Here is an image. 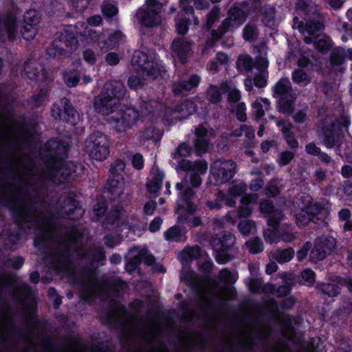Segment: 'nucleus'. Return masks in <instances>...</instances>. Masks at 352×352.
Masks as SVG:
<instances>
[{
	"label": "nucleus",
	"mask_w": 352,
	"mask_h": 352,
	"mask_svg": "<svg viewBox=\"0 0 352 352\" xmlns=\"http://www.w3.org/2000/svg\"><path fill=\"white\" fill-rule=\"evenodd\" d=\"M126 94L125 85L120 80L107 82L101 93L94 98V106L96 111L103 114L111 113L110 117L114 129L118 132H124L131 129L137 122L139 112L129 107L118 109V104Z\"/></svg>",
	"instance_id": "nucleus-1"
},
{
	"label": "nucleus",
	"mask_w": 352,
	"mask_h": 352,
	"mask_svg": "<svg viewBox=\"0 0 352 352\" xmlns=\"http://www.w3.org/2000/svg\"><path fill=\"white\" fill-rule=\"evenodd\" d=\"M35 236L33 239V245L38 249L43 255L42 260L57 272H63L66 265L72 263V256L69 249L67 248H57L54 252H50V244L57 239V237L48 234L46 229L47 219L41 215L34 219Z\"/></svg>",
	"instance_id": "nucleus-2"
},
{
	"label": "nucleus",
	"mask_w": 352,
	"mask_h": 352,
	"mask_svg": "<svg viewBox=\"0 0 352 352\" xmlns=\"http://www.w3.org/2000/svg\"><path fill=\"white\" fill-rule=\"evenodd\" d=\"M331 205L328 201L314 202L311 198L301 201L298 209L294 211L296 223L298 226H307L310 222L321 224L329 217Z\"/></svg>",
	"instance_id": "nucleus-3"
},
{
	"label": "nucleus",
	"mask_w": 352,
	"mask_h": 352,
	"mask_svg": "<svg viewBox=\"0 0 352 352\" xmlns=\"http://www.w3.org/2000/svg\"><path fill=\"white\" fill-rule=\"evenodd\" d=\"M67 151L63 143L50 139L45 144V150L41 154V160L50 171L58 170L67 167Z\"/></svg>",
	"instance_id": "nucleus-4"
},
{
	"label": "nucleus",
	"mask_w": 352,
	"mask_h": 352,
	"mask_svg": "<svg viewBox=\"0 0 352 352\" xmlns=\"http://www.w3.org/2000/svg\"><path fill=\"white\" fill-rule=\"evenodd\" d=\"M236 238L230 232H219L212 236L210 243L217 263L223 265L234 258L230 251L234 248Z\"/></svg>",
	"instance_id": "nucleus-5"
},
{
	"label": "nucleus",
	"mask_w": 352,
	"mask_h": 352,
	"mask_svg": "<svg viewBox=\"0 0 352 352\" xmlns=\"http://www.w3.org/2000/svg\"><path fill=\"white\" fill-rule=\"evenodd\" d=\"M350 124V118L342 115L331 124L324 125L322 129V133L326 147L338 150L344 137L343 130L347 131Z\"/></svg>",
	"instance_id": "nucleus-6"
},
{
	"label": "nucleus",
	"mask_w": 352,
	"mask_h": 352,
	"mask_svg": "<svg viewBox=\"0 0 352 352\" xmlns=\"http://www.w3.org/2000/svg\"><path fill=\"white\" fill-rule=\"evenodd\" d=\"M131 65L134 69L143 77L155 80L159 77L164 78V72L157 61L142 51L136 50L131 58Z\"/></svg>",
	"instance_id": "nucleus-7"
},
{
	"label": "nucleus",
	"mask_w": 352,
	"mask_h": 352,
	"mask_svg": "<svg viewBox=\"0 0 352 352\" xmlns=\"http://www.w3.org/2000/svg\"><path fill=\"white\" fill-rule=\"evenodd\" d=\"M85 150L89 156L97 161H103L110 153V141L104 133L96 131L85 142Z\"/></svg>",
	"instance_id": "nucleus-8"
},
{
	"label": "nucleus",
	"mask_w": 352,
	"mask_h": 352,
	"mask_svg": "<svg viewBox=\"0 0 352 352\" xmlns=\"http://www.w3.org/2000/svg\"><path fill=\"white\" fill-rule=\"evenodd\" d=\"M41 116L37 112L28 116L23 113V148L35 146L42 134Z\"/></svg>",
	"instance_id": "nucleus-9"
},
{
	"label": "nucleus",
	"mask_w": 352,
	"mask_h": 352,
	"mask_svg": "<svg viewBox=\"0 0 352 352\" xmlns=\"http://www.w3.org/2000/svg\"><path fill=\"white\" fill-rule=\"evenodd\" d=\"M247 18L248 14L243 9L239 6H232L228 12L227 17L218 26L217 31H214V36L220 38L221 35L234 32V24L239 26L245 22Z\"/></svg>",
	"instance_id": "nucleus-10"
},
{
	"label": "nucleus",
	"mask_w": 352,
	"mask_h": 352,
	"mask_svg": "<svg viewBox=\"0 0 352 352\" xmlns=\"http://www.w3.org/2000/svg\"><path fill=\"white\" fill-rule=\"evenodd\" d=\"M29 323L33 329L34 337L41 340V347L43 352H63L60 344H52L50 336L39 330L47 325L46 320L39 319L37 315L34 314L30 318Z\"/></svg>",
	"instance_id": "nucleus-11"
},
{
	"label": "nucleus",
	"mask_w": 352,
	"mask_h": 352,
	"mask_svg": "<svg viewBox=\"0 0 352 352\" xmlns=\"http://www.w3.org/2000/svg\"><path fill=\"white\" fill-rule=\"evenodd\" d=\"M236 163L228 160L211 166L210 173L217 184L231 180L236 173Z\"/></svg>",
	"instance_id": "nucleus-12"
},
{
	"label": "nucleus",
	"mask_w": 352,
	"mask_h": 352,
	"mask_svg": "<svg viewBox=\"0 0 352 352\" xmlns=\"http://www.w3.org/2000/svg\"><path fill=\"white\" fill-rule=\"evenodd\" d=\"M160 10L155 9H139L137 12L136 16L138 23L140 25V34L146 35L145 29L152 28L157 26L160 20L158 19Z\"/></svg>",
	"instance_id": "nucleus-13"
},
{
	"label": "nucleus",
	"mask_w": 352,
	"mask_h": 352,
	"mask_svg": "<svg viewBox=\"0 0 352 352\" xmlns=\"http://www.w3.org/2000/svg\"><path fill=\"white\" fill-rule=\"evenodd\" d=\"M41 20V15L34 9L28 10L23 14V40L34 38L36 32V26Z\"/></svg>",
	"instance_id": "nucleus-14"
},
{
	"label": "nucleus",
	"mask_w": 352,
	"mask_h": 352,
	"mask_svg": "<svg viewBox=\"0 0 352 352\" xmlns=\"http://www.w3.org/2000/svg\"><path fill=\"white\" fill-rule=\"evenodd\" d=\"M259 210L266 219L268 226H277L278 221H281L283 216V212L276 208L274 202L270 199H265L261 201Z\"/></svg>",
	"instance_id": "nucleus-15"
},
{
	"label": "nucleus",
	"mask_w": 352,
	"mask_h": 352,
	"mask_svg": "<svg viewBox=\"0 0 352 352\" xmlns=\"http://www.w3.org/2000/svg\"><path fill=\"white\" fill-rule=\"evenodd\" d=\"M104 188L105 192L110 195L109 197L110 200L116 201L119 199L124 188V181L122 175L116 174V176H109Z\"/></svg>",
	"instance_id": "nucleus-16"
},
{
	"label": "nucleus",
	"mask_w": 352,
	"mask_h": 352,
	"mask_svg": "<svg viewBox=\"0 0 352 352\" xmlns=\"http://www.w3.org/2000/svg\"><path fill=\"white\" fill-rule=\"evenodd\" d=\"M171 49L182 65L187 63L188 54L191 50L190 41L183 37L175 38L171 44Z\"/></svg>",
	"instance_id": "nucleus-17"
},
{
	"label": "nucleus",
	"mask_w": 352,
	"mask_h": 352,
	"mask_svg": "<svg viewBox=\"0 0 352 352\" xmlns=\"http://www.w3.org/2000/svg\"><path fill=\"white\" fill-rule=\"evenodd\" d=\"M137 94L139 96V107L145 115H149L154 111V99L153 91L151 89H146L144 88L140 89Z\"/></svg>",
	"instance_id": "nucleus-18"
},
{
	"label": "nucleus",
	"mask_w": 352,
	"mask_h": 352,
	"mask_svg": "<svg viewBox=\"0 0 352 352\" xmlns=\"http://www.w3.org/2000/svg\"><path fill=\"white\" fill-rule=\"evenodd\" d=\"M201 82L197 74L190 75L188 80H183L173 85V92L175 96L181 95L184 91H190L197 88Z\"/></svg>",
	"instance_id": "nucleus-19"
},
{
	"label": "nucleus",
	"mask_w": 352,
	"mask_h": 352,
	"mask_svg": "<svg viewBox=\"0 0 352 352\" xmlns=\"http://www.w3.org/2000/svg\"><path fill=\"white\" fill-rule=\"evenodd\" d=\"M55 118L74 126L76 124L78 120V113L71 102L67 100L64 103L63 109H58L57 116Z\"/></svg>",
	"instance_id": "nucleus-20"
},
{
	"label": "nucleus",
	"mask_w": 352,
	"mask_h": 352,
	"mask_svg": "<svg viewBox=\"0 0 352 352\" xmlns=\"http://www.w3.org/2000/svg\"><path fill=\"white\" fill-rule=\"evenodd\" d=\"M64 204L65 212L69 219L78 220L82 217L84 211L80 201L76 198L69 197L64 200Z\"/></svg>",
	"instance_id": "nucleus-21"
},
{
	"label": "nucleus",
	"mask_w": 352,
	"mask_h": 352,
	"mask_svg": "<svg viewBox=\"0 0 352 352\" xmlns=\"http://www.w3.org/2000/svg\"><path fill=\"white\" fill-rule=\"evenodd\" d=\"M306 23L303 21H299L298 29L300 32H306L309 36H317L324 29V25L322 21L316 19H309L307 18Z\"/></svg>",
	"instance_id": "nucleus-22"
},
{
	"label": "nucleus",
	"mask_w": 352,
	"mask_h": 352,
	"mask_svg": "<svg viewBox=\"0 0 352 352\" xmlns=\"http://www.w3.org/2000/svg\"><path fill=\"white\" fill-rule=\"evenodd\" d=\"M123 34L120 30H115L110 33L107 38L99 39L98 45L102 51L111 50L118 47L120 41L123 37Z\"/></svg>",
	"instance_id": "nucleus-23"
},
{
	"label": "nucleus",
	"mask_w": 352,
	"mask_h": 352,
	"mask_svg": "<svg viewBox=\"0 0 352 352\" xmlns=\"http://www.w3.org/2000/svg\"><path fill=\"white\" fill-rule=\"evenodd\" d=\"M292 85L289 78L287 77L281 78L274 87L273 94L274 96L278 98L287 96L288 95L290 96L295 95L294 94H292Z\"/></svg>",
	"instance_id": "nucleus-24"
},
{
	"label": "nucleus",
	"mask_w": 352,
	"mask_h": 352,
	"mask_svg": "<svg viewBox=\"0 0 352 352\" xmlns=\"http://www.w3.org/2000/svg\"><path fill=\"white\" fill-rule=\"evenodd\" d=\"M46 71L43 67L38 69L37 67L30 66L26 61H23V78L25 76L32 81H41L45 79Z\"/></svg>",
	"instance_id": "nucleus-25"
},
{
	"label": "nucleus",
	"mask_w": 352,
	"mask_h": 352,
	"mask_svg": "<svg viewBox=\"0 0 352 352\" xmlns=\"http://www.w3.org/2000/svg\"><path fill=\"white\" fill-rule=\"evenodd\" d=\"M316 289L328 297H336L341 293V287L336 283L318 282Z\"/></svg>",
	"instance_id": "nucleus-26"
},
{
	"label": "nucleus",
	"mask_w": 352,
	"mask_h": 352,
	"mask_svg": "<svg viewBox=\"0 0 352 352\" xmlns=\"http://www.w3.org/2000/svg\"><path fill=\"white\" fill-rule=\"evenodd\" d=\"M123 208L121 206H113L103 220V226H118L121 221V214Z\"/></svg>",
	"instance_id": "nucleus-27"
},
{
	"label": "nucleus",
	"mask_w": 352,
	"mask_h": 352,
	"mask_svg": "<svg viewBox=\"0 0 352 352\" xmlns=\"http://www.w3.org/2000/svg\"><path fill=\"white\" fill-rule=\"evenodd\" d=\"M291 97L292 99H288L287 96L279 98L277 102V109L280 113L291 115L294 112V102L296 98L294 95H292Z\"/></svg>",
	"instance_id": "nucleus-28"
},
{
	"label": "nucleus",
	"mask_w": 352,
	"mask_h": 352,
	"mask_svg": "<svg viewBox=\"0 0 352 352\" xmlns=\"http://www.w3.org/2000/svg\"><path fill=\"white\" fill-rule=\"evenodd\" d=\"M48 96L49 89L47 88H41L27 100L28 104L32 107L38 108L43 105Z\"/></svg>",
	"instance_id": "nucleus-29"
},
{
	"label": "nucleus",
	"mask_w": 352,
	"mask_h": 352,
	"mask_svg": "<svg viewBox=\"0 0 352 352\" xmlns=\"http://www.w3.org/2000/svg\"><path fill=\"white\" fill-rule=\"evenodd\" d=\"M59 41L64 43L65 47L70 48L72 50L77 49L78 41L74 33L69 30H65L59 36Z\"/></svg>",
	"instance_id": "nucleus-30"
},
{
	"label": "nucleus",
	"mask_w": 352,
	"mask_h": 352,
	"mask_svg": "<svg viewBox=\"0 0 352 352\" xmlns=\"http://www.w3.org/2000/svg\"><path fill=\"white\" fill-rule=\"evenodd\" d=\"M292 81L301 87L308 85L311 79L308 74L302 68L295 69L292 73Z\"/></svg>",
	"instance_id": "nucleus-31"
},
{
	"label": "nucleus",
	"mask_w": 352,
	"mask_h": 352,
	"mask_svg": "<svg viewBox=\"0 0 352 352\" xmlns=\"http://www.w3.org/2000/svg\"><path fill=\"white\" fill-rule=\"evenodd\" d=\"M196 107L190 100H185L175 107V111L181 114V117L186 118L195 112Z\"/></svg>",
	"instance_id": "nucleus-32"
},
{
	"label": "nucleus",
	"mask_w": 352,
	"mask_h": 352,
	"mask_svg": "<svg viewBox=\"0 0 352 352\" xmlns=\"http://www.w3.org/2000/svg\"><path fill=\"white\" fill-rule=\"evenodd\" d=\"M221 9L219 6H213L211 10L206 14V21L205 23V29L208 32H211L214 23L219 21L220 18Z\"/></svg>",
	"instance_id": "nucleus-33"
},
{
	"label": "nucleus",
	"mask_w": 352,
	"mask_h": 352,
	"mask_svg": "<svg viewBox=\"0 0 352 352\" xmlns=\"http://www.w3.org/2000/svg\"><path fill=\"white\" fill-rule=\"evenodd\" d=\"M315 241L318 243V246L321 247V249H323V250L327 252L329 254L331 253L336 245V239L331 236L322 235L317 237Z\"/></svg>",
	"instance_id": "nucleus-34"
},
{
	"label": "nucleus",
	"mask_w": 352,
	"mask_h": 352,
	"mask_svg": "<svg viewBox=\"0 0 352 352\" xmlns=\"http://www.w3.org/2000/svg\"><path fill=\"white\" fill-rule=\"evenodd\" d=\"M193 152V148L190 146L188 142H183L178 145L172 153L173 158L177 160L179 158H184L190 157Z\"/></svg>",
	"instance_id": "nucleus-35"
},
{
	"label": "nucleus",
	"mask_w": 352,
	"mask_h": 352,
	"mask_svg": "<svg viewBox=\"0 0 352 352\" xmlns=\"http://www.w3.org/2000/svg\"><path fill=\"white\" fill-rule=\"evenodd\" d=\"M245 245L249 252L252 254H257L264 250L263 243L258 236L252 238L246 241Z\"/></svg>",
	"instance_id": "nucleus-36"
},
{
	"label": "nucleus",
	"mask_w": 352,
	"mask_h": 352,
	"mask_svg": "<svg viewBox=\"0 0 352 352\" xmlns=\"http://www.w3.org/2000/svg\"><path fill=\"white\" fill-rule=\"evenodd\" d=\"M202 256V248L199 245H194L182 251V258L186 261L197 260Z\"/></svg>",
	"instance_id": "nucleus-37"
},
{
	"label": "nucleus",
	"mask_w": 352,
	"mask_h": 352,
	"mask_svg": "<svg viewBox=\"0 0 352 352\" xmlns=\"http://www.w3.org/2000/svg\"><path fill=\"white\" fill-rule=\"evenodd\" d=\"M309 261L312 263H317L318 261H322L329 255L327 252L321 249L316 242H314L313 248L309 250Z\"/></svg>",
	"instance_id": "nucleus-38"
},
{
	"label": "nucleus",
	"mask_w": 352,
	"mask_h": 352,
	"mask_svg": "<svg viewBox=\"0 0 352 352\" xmlns=\"http://www.w3.org/2000/svg\"><path fill=\"white\" fill-rule=\"evenodd\" d=\"M312 8L307 0H296L295 2V10L298 14L304 15V20L310 18V12Z\"/></svg>",
	"instance_id": "nucleus-39"
},
{
	"label": "nucleus",
	"mask_w": 352,
	"mask_h": 352,
	"mask_svg": "<svg viewBox=\"0 0 352 352\" xmlns=\"http://www.w3.org/2000/svg\"><path fill=\"white\" fill-rule=\"evenodd\" d=\"M329 63L334 69H338L345 63V58L342 51L333 50L329 56Z\"/></svg>",
	"instance_id": "nucleus-40"
},
{
	"label": "nucleus",
	"mask_w": 352,
	"mask_h": 352,
	"mask_svg": "<svg viewBox=\"0 0 352 352\" xmlns=\"http://www.w3.org/2000/svg\"><path fill=\"white\" fill-rule=\"evenodd\" d=\"M63 80L67 87H74L80 81V75L76 70L71 69L63 73Z\"/></svg>",
	"instance_id": "nucleus-41"
},
{
	"label": "nucleus",
	"mask_w": 352,
	"mask_h": 352,
	"mask_svg": "<svg viewBox=\"0 0 352 352\" xmlns=\"http://www.w3.org/2000/svg\"><path fill=\"white\" fill-rule=\"evenodd\" d=\"M282 135L285 140L288 147L296 151V150L299 147V143L298 140L296 138L295 134L292 129H284Z\"/></svg>",
	"instance_id": "nucleus-42"
},
{
	"label": "nucleus",
	"mask_w": 352,
	"mask_h": 352,
	"mask_svg": "<svg viewBox=\"0 0 352 352\" xmlns=\"http://www.w3.org/2000/svg\"><path fill=\"white\" fill-rule=\"evenodd\" d=\"M280 221H278L277 226H268L270 228L263 231V236L267 242L270 243H275L278 239V228L280 227Z\"/></svg>",
	"instance_id": "nucleus-43"
},
{
	"label": "nucleus",
	"mask_w": 352,
	"mask_h": 352,
	"mask_svg": "<svg viewBox=\"0 0 352 352\" xmlns=\"http://www.w3.org/2000/svg\"><path fill=\"white\" fill-rule=\"evenodd\" d=\"M103 16L107 19H112L118 12V7L109 1H104L101 6Z\"/></svg>",
	"instance_id": "nucleus-44"
},
{
	"label": "nucleus",
	"mask_w": 352,
	"mask_h": 352,
	"mask_svg": "<svg viewBox=\"0 0 352 352\" xmlns=\"http://www.w3.org/2000/svg\"><path fill=\"white\" fill-rule=\"evenodd\" d=\"M164 236L168 241H179L182 237V230L177 226H173L164 232Z\"/></svg>",
	"instance_id": "nucleus-45"
},
{
	"label": "nucleus",
	"mask_w": 352,
	"mask_h": 352,
	"mask_svg": "<svg viewBox=\"0 0 352 352\" xmlns=\"http://www.w3.org/2000/svg\"><path fill=\"white\" fill-rule=\"evenodd\" d=\"M141 263V258L139 255V252H138L136 255L126 260L124 270L127 273L131 274L138 270Z\"/></svg>",
	"instance_id": "nucleus-46"
},
{
	"label": "nucleus",
	"mask_w": 352,
	"mask_h": 352,
	"mask_svg": "<svg viewBox=\"0 0 352 352\" xmlns=\"http://www.w3.org/2000/svg\"><path fill=\"white\" fill-rule=\"evenodd\" d=\"M190 25V19L186 17H182L176 20L175 30L176 32L181 36L186 35Z\"/></svg>",
	"instance_id": "nucleus-47"
},
{
	"label": "nucleus",
	"mask_w": 352,
	"mask_h": 352,
	"mask_svg": "<svg viewBox=\"0 0 352 352\" xmlns=\"http://www.w3.org/2000/svg\"><path fill=\"white\" fill-rule=\"evenodd\" d=\"M209 146V140L208 139H195L193 140V151H195L197 156L206 153Z\"/></svg>",
	"instance_id": "nucleus-48"
},
{
	"label": "nucleus",
	"mask_w": 352,
	"mask_h": 352,
	"mask_svg": "<svg viewBox=\"0 0 352 352\" xmlns=\"http://www.w3.org/2000/svg\"><path fill=\"white\" fill-rule=\"evenodd\" d=\"M208 100L211 104H217L222 100V93L216 85H211L210 89L206 91Z\"/></svg>",
	"instance_id": "nucleus-49"
},
{
	"label": "nucleus",
	"mask_w": 352,
	"mask_h": 352,
	"mask_svg": "<svg viewBox=\"0 0 352 352\" xmlns=\"http://www.w3.org/2000/svg\"><path fill=\"white\" fill-rule=\"evenodd\" d=\"M294 256V250L293 248H289L283 249L278 252L275 258L278 263L283 264L290 261Z\"/></svg>",
	"instance_id": "nucleus-50"
},
{
	"label": "nucleus",
	"mask_w": 352,
	"mask_h": 352,
	"mask_svg": "<svg viewBox=\"0 0 352 352\" xmlns=\"http://www.w3.org/2000/svg\"><path fill=\"white\" fill-rule=\"evenodd\" d=\"M238 230L243 236H248L256 228V224L252 220H241L238 223Z\"/></svg>",
	"instance_id": "nucleus-51"
},
{
	"label": "nucleus",
	"mask_w": 352,
	"mask_h": 352,
	"mask_svg": "<svg viewBox=\"0 0 352 352\" xmlns=\"http://www.w3.org/2000/svg\"><path fill=\"white\" fill-rule=\"evenodd\" d=\"M257 28L254 25L248 24L243 30V38L245 41L252 42L257 38Z\"/></svg>",
	"instance_id": "nucleus-52"
},
{
	"label": "nucleus",
	"mask_w": 352,
	"mask_h": 352,
	"mask_svg": "<svg viewBox=\"0 0 352 352\" xmlns=\"http://www.w3.org/2000/svg\"><path fill=\"white\" fill-rule=\"evenodd\" d=\"M247 188L246 184L243 182L232 184L228 189V194L236 198L241 197L246 192Z\"/></svg>",
	"instance_id": "nucleus-53"
},
{
	"label": "nucleus",
	"mask_w": 352,
	"mask_h": 352,
	"mask_svg": "<svg viewBox=\"0 0 352 352\" xmlns=\"http://www.w3.org/2000/svg\"><path fill=\"white\" fill-rule=\"evenodd\" d=\"M296 151H284L280 153L277 160V162L280 166H285L288 165L294 158Z\"/></svg>",
	"instance_id": "nucleus-54"
},
{
	"label": "nucleus",
	"mask_w": 352,
	"mask_h": 352,
	"mask_svg": "<svg viewBox=\"0 0 352 352\" xmlns=\"http://www.w3.org/2000/svg\"><path fill=\"white\" fill-rule=\"evenodd\" d=\"M302 279L307 283L309 287L313 286L316 282V272L310 269L306 268L301 272Z\"/></svg>",
	"instance_id": "nucleus-55"
},
{
	"label": "nucleus",
	"mask_w": 352,
	"mask_h": 352,
	"mask_svg": "<svg viewBox=\"0 0 352 352\" xmlns=\"http://www.w3.org/2000/svg\"><path fill=\"white\" fill-rule=\"evenodd\" d=\"M138 252L141 263L144 262L147 266H153L156 263L155 256L153 254H148L147 249H142Z\"/></svg>",
	"instance_id": "nucleus-56"
},
{
	"label": "nucleus",
	"mask_w": 352,
	"mask_h": 352,
	"mask_svg": "<svg viewBox=\"0 0 352 352\" xmlns=\"http://www.w3.org/2000/svg\"><path fill=\"white\" fill-rule=\"evenodd\" d=\"M109 289L113 291L114 293H118L119 289H124L126 286V283L120 278H116L107 283Z\"/></svg>",
	"instance_id": "nucleus-57"
},
{
	"label": "nucleus",
	"mask_w": 352,
	"mask_h": 352,
	"mask_svg": "<svg viewBox=\"0 0 352 352\" xmlns=\"http://www.w3.org/2000/svg\"><path fill=\"white\" fill-rule=\"evenodd\" d=\"M219 278L224 285L233 284L236 281L234 275L228 269H223L219 272Z\"/></svg>",
	"instance_id": "nucleus-58"
},
{
	"label": "nucleus",
	"mask_w": 352,
	"mask_h": 352,
	"mask_svg": "<svg viewBox=\"0 0 352 352\" xmlns=\"http://www.w3.org/2000/svg\"><path fill=\"white\" fill-rule=\"evenodd\" d=\"M331 45L328 40L326 38H317V40L314 41V47L316 50H318L320 53H326L327 52Z\"/></svg>",
	"instance_id": "nucleus-59"
},
{
	"label": "nucleus",
	"mask_w": 352,
	"mask_h": 352,
	"mask_svg": "<svg viewBox=\"0 0 352 352\" xmlns=\"http://www.w3.org/2000/svg\"><path fill=\"white\" fill-rule=\"evenodd\" d=\"M125 168V164L121 160H118L111 164L109 168V176H116V174L122 175Z\"/></svg>",
	"instance_id": "nucleus-60"
},
{
	"label": "nucleus",
	"mask_w": 352,
	"mask_h": 352,
	"mask_svg": "<svg viewBox=\"0 0 352 352\" xmlns=\"http://www.w3.org/2000/svg\"><path fill=\"white\" fill-rule=\"evenodd\" d=\"M192 2L193 0H179V7L182 14L188 16L195 14L194 8L190 5Z\"/></svg>",
	"instance_id": "nucleus-61"
},
{
	"label": "nucleus",
	"mask_w": 352,
	"mask_h": 352,
	"mask_svg": "<svg viewBox=\"0 0 352 352\" xmlns=\"http://www.w3.org/2000/svg\"><path fill=\"white\" fill-rule=\"evenodd\" d=\"M193 173H198L199 175L205 174L208 170V163L204 160H197L193 162Z\"/></svg>",
	"instance_id": "nucleus-62"
},
{
	"label": "nucleus",
	"mask_w": 352,
	"mask_h": 352,
	"mask_svg": "<svg viewBox=\"0 0 352 352\" xmlns=\"http://www.w3.org/2000/svg\"><path fill=\"white\" fill-rule=\"evenodd\" d=\"M246 106L245 102H239L236 107V119L241 122H245L247 120V115L245 113Z\"/></svg>",
	"instance_id": "nucleus-63"
},
{
	"label": "nucleus",
	"mask_w": 352,
	"mask_h": 352,
	"mask_svg": "<svg viewBox=\"0 0 352 352\" xmlns=\"http://www.w3.org/2000/svg\"><path fill=\"white\" fill-rule=\"evenodd\" d=\"M131 164L133 167L138 170L143 169L144 166L143 155L140 153H135L131 158Z\"/></svg>",
	"instance_id": "nucleus-64"
}]
</instances>
